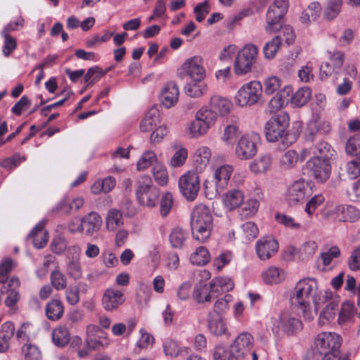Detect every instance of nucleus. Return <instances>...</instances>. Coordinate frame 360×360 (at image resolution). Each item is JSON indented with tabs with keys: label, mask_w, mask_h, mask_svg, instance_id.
<instances>
[{
	"label": "nucleus",
	"mask_w": 360,
	"mask_h": 360,
	"mask_svg": "<svg viewBox=\"0 0 360 360\" xmlns=\"http://www.w3.org/2000/svg\"><path fill=\"white\" fill-rule=\"evenodd\" d=\"M174 205V198L171 193H165L160 200V213L162 217H165L169 213Z\"/></svg>",
	"instance_id": "864d4df0"
},
{
	"label": "nucleus",
	"mask_w": 360,
	"mask_h": 360,
	"mask_svg": "<svg viewBox=\"0 0 360 360\" xmlns=\"http://www.w3.org/2000/svg\"><path fill=\"white\" fill-rule=\"evenodd\" d=\"M306 168L309 174L318 181H326L331 172L330 160L318 158H311L306 162Z\"/></svg>",
	"instance_id": "f8f14e48"
},
{
	"label": "nucleus",
	"mask_w": 360,
	"mask_h": 360,
	"mask_svg": "<svg viewBox=\"0 0 360 360\" xmlns=\"http://www.w3.org/2000/svg\"><path fill=\"white\" fill-rule=\"evenodd\" d=\"M210 128L209 126L195 115V120L191 123L188 130L192 137H199L205 134Z\"/></svg>",
	"instance_id": "de8ad7c7"
},
{
	"label": "nucleus",
	"mask_w": 360,
	"mask_h": 360,
	"mask_svg": "<svg viewBox=\"0 0 360 360\" xmlns=\"http://www.w3.org/2000/svg\"><path fill=\"white\" fill-rule=\"evenodd\" d=\"M124 224V218L120 210L112 208L108 210L105 217L106 229L109 231H115Z\"/></svg>",
	"instance_id": "c85d7f7f"
},
{
	"label": "nucleus",
	"mask_w": 360,
	"mask_h": 360,
	"mask_svg": "<svg viewBox=\"0 0 360 360\" xmlns=\"http://www.w3.org/2000/svg\"><path fill=\"white\" fill-rule=\"evenodd\" d=\"M15 332L14 323L6 321L0 328V353L6 352L10 347V340Z\"/></svg>",
	"instance_id": "a878e982"
},
{
	"label": "nucleus",
	"mask_w": 360,
	"mask_h": 360,
	"mask_svg": "<svg viewBox=\"0 0 360 360\" xmlns=\"http://www.w3.org/2000/svg\"><path fill=\"white\" fill-rule=\"evenodd\" d=\"M50 282L52 287L56 290H63L67 288L68 279L66 276L58 268L54 269L50 275Z\"/></svg>",
	"instance_id": "a18cd8bd"
},
{
	"label": "nucleus",
	"mask_w": 360,
	"mask_h": 360,
	"mask_svg": "<svg viewBox=\"0 0 360 360\" xmlns=\"http://www.w3.org/2000/svg\"><path fill=\"white\" fill-rule=\"evenodd\" d=\"M311 97L310 88L304 86L300 88L291 97V103L296 107H302L309 102Z\"/></svg>",
	"instance_id": "58836bf2"
},
{
	"label": "nucleus",
	"mask_w": 360,
	"mask_h": 360,
	"mask_svg": "<svg viewBox=\"0 0 360 360\" xmlns=\"http://www.w3.org/2000/svg\"><path fill=\"white\" fill-rule=\"evenodd\" d=\"M340 255V250L336 246H332L327 252H322L320 257L323 261L324 266L330 265L335 258L339 257Z\"/></svg>",
	"instance_id": "13d9d810"
},
{
	"label": "nucleus",
	"mask_w": 360,
	"mask_h": 360,
	"mask_svg": "<svg viewBox=\"0 0 360 360\" xmlns=\"http://www.w3.org/2000/svg\"><path fill=\"white\" fill-rule=\"evenodd\" d=\"M253 340L254 338L250 333L243 332L237 336L232 343V345L235 346L245 358V354L252 347Z\"/></svg>",
	"instance_id": "7c9ffc66"
},
{
	"label": "nucleus",
	"mask_w": 360,
	"mask_h": 360,
	"mask_svg": "<svg viewBox=\"0 0 360 360\" xmlns=\"http://www.w3.org/2000/svg\"><path fill=\"white\" fill-rule=\"evenodd\" d=\"M83 204L84 200L81 198H76L72 200L64 199L56 206L54 210L68 214L72 210L77 211L82 207Z\"/></svg>",
	"instance_id": "f704fd0d"
},
{
	"label": "nucleus",
	"mask_w": 360,
	"mask_h": 360,
	"mask_svg": "<svg viewBox=\"0 0 360 360\" xmlns=\"http://www.w3.org/2000/svg\"><path fill=\"white\" fill-rule=\"evenodd\" d=\"M191 226L193 239L200 243L208 240L213 228V217L207 206L199 204L194 207L191 214Z\"/></svg>",
	"instance_id": "7ed1b4c3"
},
{
	"label": "nucleus",
	"mask_w": 360,
	"mask_h": 360,
	"mask_svg": "<svg viewBox=\"0 0 360 360\" xmlns=\"http://www.w3.org/2000/svg\"><path fill=\"white\" fill-rule=\"evenodd\" d=\"M289 7L288 0H275L266 12L265 30L268 33H273L280 27V21L286 14Z\"/></svg>",
	"instance_id": "1a4fd4ad"
},
{
	"label": "nucleus",
	"mask_w": 360,
	"mask_h": 360,
	"mask_svg": "<svg viewBox=\"0 0 360 360\" xmlns=\"http://www.w3.org/2000/svg\"><path fill=\"white\" fill-rule=\"evenodd\" d=\"M311 194V188L309 183L301 179L293 182L288 188L285 199L289 206H295L302 202Z\"/></svg>",
	"instance_id": "9b49d317"
},
{
	"label": "nucleus",
	"mask_w": 360,
	"mask_h": 360,
	"mask_svg": "<svg viewBox=\"0 0 360 360\" xmlns=\"http://www.w3.org/2000/svg\"><path fill=\"white\" fill-rule=\"evenodd\" d=\"M323 202L324 197L322 195H316L307 202L304 211L309 216H311Z\"/></svg>",
	"instance_id": "69168bd1"
},
{
	"label": "nucleus",
	"mask_w": 360,
	"mask_h": 360,
	"mask_svg": "<svg viewBox=\"0 0 360 360\" xmlns=\"http://www.w3.org/2000/svg\"><path fill=\"white\" fill-rule=\"evenodd\" d=\"M153 176L156 183L165 186L168 181V175L166 169L162 166H155L153 168Z\"/></svg>",
	"instance_id": "774afa93"
},
{
	"label": "nucleus",
	"mask_w": 360,
	"mask_h": 360,
	"mask_svg": "<svg viewBox=\"0 0 360 360\" xmlns=\"http://www.w3.org/2000/svg\"><path fill=\"white\" fill-rule=\"evenodd\" d=\"M282 84V81L277 77H270L264 82V92L271 95L278 91Z\"/></svg>",
	"instance_id": "680f3d73"
},
{
	"label": "nucleus",
	"mask_w": 360,
	"mask_h": 360,
	"mask_svg": "<svg viewBox=\"0 0 360 360\" xmlns=\"http://www.w3.org/2000/svg\"><path fill=\"white\" fill-rule=\"evenodd\" d=\"M160 123V115L155 108H151L145 115L140 123V129L143 132L153 130Z\"/></svg>",
	"instance_id": "4be33fe9"
},
{
	"label": "nucleus",
	"mask_w": 360,
	"mask_h": 360,
	"mask_svg": "<svg viewBox=\"0 0 360 360\" xmlns=\"http://www.w3.org/2000/svg\"><path fill=\"white\" fill-rule=\"evenodd\" d=\"M258 53L257 47L252 44L245 46L238 53L233 70L237 75H243L250 72L256 61Z\"/></svg>",
	"instance_id": "6e6552de"
},
{
	"label": "nucleus",
	"mask_w": 360,
	"mask_h": 360,
	"mask_svg": "<svg viewBox=\"0 0 360 360\" xmlns=\"http://www.w3.org/2000/svg\"><path fill=\"white\" fill-rule=\"evenodd\" d=\"M207 322L209 330L212 335L221 336L228 333L226 323L221 316L217 314H209Z\"/></svg>",
	"instance_id": "b1692460"
},
{
	"label": "nucleus",
	"mask_w": 360,
	"mask_h": 360,
	"mask_svg": "<svg viewBox=\"0 0 360 360\" xmlns=\"http://www.w3.org/2000/svg\"><path fill=\"white\" fill-rule=\"evenodd\" d=\"M222 200L224 205L229 210H233L243 203L244 194L239 189H231L223 195Z\"/></svg>",
	"instance_id": "393cba45"
},
{
	"label": "nucleus",
	"mask_w": 360,
	"mask_h": 360,
	"mask_svg": "<svg viewBox=\"0 0 360 360\" xmlns=\"http://www.w3.org/2000/svg\"><path fill=\"white\" fill-rule=\"evenodd\" d=\"M232 301L233 297L231 295L227 294L224 295L215 302L212 311H210L209 314H217L222 316V314L227 311L229 302Z\"/></svg>",
	"instance_id": "8fccbe9b"
},
{
	"label": "nucleus",
	"mask_w": 360,
	"mask_h": 360,
	"mask_svg": "<svg viewBox=\"0 0 360 360\" xmlns=\"http://www.w3.org/2000/svg\"><path fill=\"white\" fill-rule=\"evenodd\" d=\"M335 213L340 221L354 222L360 218L359 210L352 205H338L335 207Z\"/></svg>",
	"instance_id": "412c9836"
},
{
	"label": "nucleus",
	"mask_w": 360,
	"mask_h": 360,
	"mask_svg": "<svg viewBox=\"0 0 360 360\" xmlns=\"http://www.w3.org/2000/svg\"><path fill=\"white\" fill-rule=\"evenodd\" d=\"M52 341L55 345L63 347L70 341V333L65 327H58L52 332Z\"/></svg>",
	"instance_id": "37998d69"
},
{
	"label": "nucleus",
	"mask_w": 360,
	"mask_h": 360,
	"mask_svg": "<svg viewBox=\"0 0 360 360\" xmlns=\"http://www.w3.org/2000/svg\"><path fill=\"white\" fill-rule=\"evenodd\" d=\"M308 153L314 155L313 158L330 160L334 157L335 151L328 142L320 141L309 148Z\"/></svg>",
	"instance_id": "aec40b11"
},
{
	"label": "nucleus",
	"mask_w": 360,
	"mask_h": 360,
	"mask_svg": "<svg viewBox=\"0 0 360 360\" xmlns=\"http://www.w3.org/2000/svg\"><path fill=\"white\" fill-rule=\"evenodd\" d=\"M272 330L274 333H278L279 328L288 334L292 333L302 329V322L295 317L291 316L288 313H281L278 316V319H274Z\"/></svg>",
	"instance_id": "dca6fc26"
},
{
	"label": "nucleus",
	"mask_w": 360,
	"mask_h": 360,
	"mask_svg": "<svg viewBox=\"0 0 360 360\" xmlns=\"http://www.w3.org/2000/svg\"><path fill=\"white\" fill-rule=\"evenodd\" d=\"M46 317L50 321H58L62 318L64 314L63 302L58 299H52L46 304L45 308Z\"/></svg>",
	"instance_id": "cd10ccee"
},
{
	"label": "nucleus",
	"mask_w": 360,
	"mask_h": 360,
	"mask_svg": "<svg viewBox=\"0 0 360 360\" xmlns=\"http://www.w3.org/2000/svg\"><path fill=\"white\" fill-rule=\"evenodd\" d=\"M317 288V283L315 278H307L302 279L296 284L294 295L291 297L292 303L301 311L304 319L309 321L314 318L310 303L313 300Z\"/></svg>",
	"instance_id": "f03ea898"
},
{
	"label": "nucleus",
	"mask_w": 360,
	"mask_h": 360,
	"mask_svg": "<svg viewBox=\"0 0 360 360\" xmlns=\"http://www.w3.org/2000/svg\"><path fill=\"white\" fill-rule=\"evenodd\" d=\"M342 0H327L323 10L325 18L329 20L335 18L340 13Z\"/></svg>",
	"instance_id": "79ce46f5"
},
{
	"label": "nucleus",
	"mask_w": 360,
	"mask_h": 360,
	"mask_svg": "<svg viewBox=\"0 0 360 360\" xmlns=\"http://www.w3.org/2000/svg\"><path fill=\"white\" fill-rule=\"evenodd\" d=\"M193 298L200 304L210 302L212 295H210V289L208 285L204 283H197L193 289Z\"/></svg>",
	"instance_id": "e433bc0d"
},
{
	"label": "nucleus",
	"mask_w": 360,
	"mask_h": 360,
	"mask_svg": "<svg viewBox=\"0 0 360 360\" xmlns=\"http://www.w3.org/2000/svg\"><path fill=\"white\" fill-rule=\"evenodd\" d=\"M233 172V168L229 165H224L216 168L213 176L214 188L209 186L208 181L204 182L203 186L206 197L212 200L219 195L227 188Z\"/></svg>",
	"instance_id": "423d86ee"
},
{
	"label": "nucleus",
	"mask_w": 360,
	"mask_h": 360,
	"mask_svg": "<svg viewBox=\"0 0 360 360\" xmlns=\"http://www.w3.org/2000/svg\"><path fill=\"white\" fill-rule=\"evenodd\" d=\"M346 171L348 177L352 179L360 176V156L347 162Z\"/></svg>",
	"instance_id": "052dcab7"
},
{
	"label": "nucleus",
	"mask_w": 360,
	"mask_h": 360,
	"mask_svg": "<svg viewBox=\"0 0 360 360\" xmlns=\"http://www.w3.org/2000/svg\"><path fill=\"white\" fill-rule=\"evenodd\" d=\"M195 115L210 127L214 125L219 117L210 106L209 108H202L196 112Z\"/></svg>",
	"instance_id": "09e8293b"
},
{
	"label": "nucleus",
	"mask_w": 360,
	"mask_h": 360,
	"mask_svg": "<svg viewBox=\"0 0 360 360\" xmlns=\"http://www.w3.org/2000/svg\"><path fill=\"white\" fill-rule=\"evenodd\" d=\"M185 93L190 97H199L207 92L206 84L202 80L192 79L184 88Z\"/></svg>",
	"instance_id": "c9c22d12"
},
{
	"label": "nucleus",
	"mask_w": 360,
	"mask_h": 360,
	"mask_svg": "<svg viewBox=\"0 0 360 360\" xmlns=\"http://www.w3.org/2000/svg\"><path fill=\"white\" fill-rule=\"evenodd\" d=\"M290 117L288 112L281 111L274 115L265 124V135L269 142L281 140L283 148L292 144L300 135V132L289 134L286 131L289 126Z\"/></svg>",
	"instance_id": "f257e3e1"
},
{
	"label": "nucleus",
	"mask_w": 360,
	"mask_h": 360,
	"mask_svg": "<svg viewBox=\"0 0 360 360\" xmlns=\"http://www.w3.org/2000/svg\"><path fill=\"white\" fill-rule=\"evenodd\" d=\"M255 248L259 258L262 260H266L277 252L278 243L271 236L262 237L257 240Z\"/></svg>",
	"instance_id": "f3484780"
},
{
	"label": "nucleus",
	"mask_w": 360,
	"mask_h": 360,
	"mask_svg": "<svg viewBox=\"0 0 360 360\" xmlns=\"http://www.w3.org/2000/svg\"><path fill=\"white\" fill-rule=\"evenodd\" d=\"M8 290L6 292L8 295L5 300V304L12 311L16 310V304L19 301L20 295L18 291L16 290L17 288L14 286H8Z\"/></svg>",
	"instance_id": "6e6d98bb"
},
{
	"label": "nucleus",
	"mask_w": 360,
	"mask_h": 360,
	"mask_svg": "<svg viewBox=\"0 0 360 360\" xmlns=\"http://www.w3.org/2000/svg\"><path fill=\"white\" fill-rule=\"evenodd\" d=\"M179 89L176 84L169 82L164 87L161 99L162 104L167 108L174 106L179 99Z\"/></svg>",
	"instance_id": "5701e85b"
},
{
	"label": "nucleus",
	"mask_w": 360,
	"mask_h": 360,
	"mask_svg": "<svg viewBox=\"0 0 360 360\" xmlns=\"http://www.w3.org/2000/svg\"><path fill=\"white\" fill-rule=\"evenodd\" d=\"M136 195L139 204L149 208L155 207L159 201L160 191L153 184L148 176H142L136 182Z\"/></svg>",
	"instance_id": "39448f33"
},
{
	"label": "nucleus",
	"mask_w": 360,
	"mask_h": 360,
	"mask_svg": "<svg viewBox=\"0 0 360 360\" xmlns=\"http://www.w3.org/2000/svg\"><path fill=\"white\" fill-rule=\"evenodd\" d=\"M102 224L101 215L96 212H91L81 219L77 229H72L70 224L69 231L71 233L85 231L86 235L92 236L100 230Z\"/></svg>",
	"instance_id": "4468645a"
},
{
	"label": "nucleus",
	"mask_w": 360,
	"mask_h": 360,
	"mask_svg": "<svg viewBox=\"0 0 360 360\" xmlns=\"http://www.w3.org/2000/svg\"><path fill=\"white\" fill-rule=\"evenodd\" d=\"M181 69L189 76L191 79L203 80L206 75L202 58L198 56H195L187 59L182 64Z\"/></svg>",
	"instance_id": "2eb2a0df"
},
{
	"label": "nucleus",
	"mask_w": 360,
	"mask_h": 360,
	"mask_svg": "<svg viewBox=\"0 0 360 360\" xmlns=\"http://www.w3.org/2000/svg\"><path fill=\"white\" fill-rule=\"evenodd\" d=\"M244 240L248 242L257 237L259 229L257 225L252 221H248L241 226Z\"/></svg>",
	"instance_id": "603ef678"
},
{
	"label": "nucleus",
	"mask_w": 360,
	"mask_h": 360,
	"mask_svg": "<svg viewBox=\"0 0 360 360\" xmlns=\"http://www.w3.org/2000/svg\"><path fill=\"white\" fill-rule=\"evenodd\" d=\"M271 165V158L268 155H263L251 162L250 167L255 174L263 173L268 170Z\"/></svg>",
	"instance_id": "c03bdc74"
},
{
	"label": "nucleus",
	"mask_w": 360,
	"mask_h": 360,
	"mask_svg": "<svg viewBox=\"0 0 360 360\" xmlns=\"http://www.w3.org/2000/svg\"><path fill=\"white\" fill-rule=\"evenodd\" d=\"M124 294L115 288H108L104 291L102 297V305L106 311H114L125 301Z\"/></svg>",
	"instance_id": "a211bd4d"
},
{
	"label": "nucleus",
	"mask_w": 360,
	"mask_h": 360,
	"mask_svg": "<svg viewBox=\"0 0 360 360\" xmlns=\"http://www.w3.org/2000/svg\"><path fill=\"white\" fill-rule=\"evenodd\" d=\"M209 106L218 116H224L229 113L232 103L229 100L220 96H213L210 98Z\"/></svg>",
	"instance_id": "bb28decb"
},
{
	"label": "nucleus",
	"mask_w": 360,
	"mask_h": 360,
	"mask_svg": "<svg viewBox=\"0 0 360 360\" xmlns=\"http://www.w3.org/2000/svg\"><path fill=\"white\" fill-rule=\"evenodd\" d=\"M285 105V98L281 92H278L274 96L268 103V106L271 112L278 111Z\"/></svg>",
	"instance_id": "338daca9"
},
{
	"label": "nucleus",
	"mask_w": 360,
	"mask_h": 360,
	"mask_svg": "<svg viewBox=\"0 0 360 360\" xmlns=\"http://www.w3.org/2000/svg\"><path fill=\"white\" fill-rule=\"evenodd\" d=\"M342 338L335 333L323 332L318 334L314 339V345L310 351L307 352L308 360H320L327 354L340 353Z\"/></svg>",
	"instance_id": "20e7f679"
},
{
	"label": "nucleus",
	"mask_w": 360,
	"mask_h": 360,
	"mask_svg": "<svg viewBox=\"0 0 360 360\" xmlns=\"http://www.w3.org/2000/svg\"><path fill=\"white\" fill-rule=\"evenodd\" d=\"M339 311L338 302L335 299H330L327 301L326 307L323 309L320 317L319 324H326L330 320L334 319Z\"/></svg>",
	"instance_id": "c756f323"
},
{
	"label": "nucleus",
	"mask_w": 360,
	"mask_h": 360,
	"mask_svg": "<svg viewBox=\"0 0 360 360\" xmlns=\"http://www.w3.org/2000/svg\"><path fill=\"white\" fill-rule=\"evenodd\" d=\"M262 278L266 284H276L284 278L283 271L276 266H270L262 273Z\"/></svg>",
	"instance_id": "4c0bfd02"
},
{
	"label": "nucleus",
	"mask_w": 360,
	"mask_h": 360,
	"mask_svg": "<svg viewBox=\"0 0 360 360\" xmlns=\"http://www.w3.org/2000/svg\"><path fill=\"white\" fill-rule=\"evenodd\" d=\"M29 238L32 239L34 245L37 248H44L48 242V233L44 230V226L39 223L31 231Z\"/></svg>",
	"instance_id": "473e14b6"
},
{
	"label": "nucleus",
	"mask_w": 360,
	"mask_h": 360,
	"mask_svg": "<svg viewBox=\"0 0 360 360\" xmlns=\"http://www.w3.org/2000/svg\"><path fill=\"white\" fill-rule=\"evenodd\" d=\"M253 340L254 338L250 333L243 332L237 336L232 343V345L235 346L245 358V354L252 347Z\"/></svg>",
	"instance_id": "2f4dec72"
},
{
	"label": "nucleus",
	"mask_w": 360,
	"mask_h": 360,
	"mask_svg": "<svg viewBox=\"0 0 360 360\" xmlns=\"http://www.w3.org/2000/svg\"><path fill=\"white\" fill-rule=\"evenodd\" d=\"M22 353L25 360H41L42 359L39 348L32 344H25L22 347Z\"/></svg>",
	"instance_id": "5fc2aeb1"
},
{
	"label": "nucleus",
	"mask_w": 360,
	"mask_h": 360,
	"mask_svg": "<svg viewBox=\"0 0 360 360\" xmlns=\"http://www.w3.org/2000/svg\"><path fill=\"white\" fill-rule=\"evenodd\" d=\"M345 151L347 155L356 156L360 154V134L350 137L345 146Z\"/></svg>",
	"instance_id": "3c124183"
},
{
	"label": "nucleus",
	"mask_w": 360,
	"mask_h": 360,
	"mask_svg": "<svg viewBox=\"0 0 360 360\" xmlns=\"http://www.w3.org/2000/svg\"><path fill=\"white\" fill-rule=\"evenodd\" d=\"M156 160V156L152 151L145 152L136 164L138 170H143L152 165L153 162Z\"/></svg>",
	"instance_id": "bf43d9fd"
},
{
	"label": "nucleus",
	"mask_w": 360,
	"mask_h": 360,
	"mask_svg": "<svg viewBox=\"0 0 360 360\" xmlns=\"http://www.w3.org/2000/svg\"><path fill=\"white\" fill-rule=\"evenodd\" d=\"M15 266L13 260L7 257L4 259L0 264V285L4 286H14L15 288H19L20 285V279L18 277H12L10 279L8 278V275L11 271L12 269Z\"/></svg>",
	"instance_id": "6ab92c4d"
},
{
	"label": "nucleus",
	"mask_w": 360,
	"mask_h": 360,
	"mask_svg": "<svg viewBox=\"0 0 360 360\" xmlns=\"http://www.w3.org/2000/svg\"><path fill=\"white\" fill-rule=\"evenodd\" d=\"M259 140L257 134H245L238 141L236 148V155L240 160H248L255 155L257 151V143Z\"/></svg>",
	"instance_id": "ddd939ff"
},
{
	"label": "nucleus",
	"mask_w": 360,
	"mask_h": 360,
	"mask_svg": "<svg viewBox=\"0 0 360 360\" xmlns=\"http://www.w3.org/2000/svg\"><path fill=\"white\" fill-rule=\"evenodd\" d=\"M321 11V4L314 1L310 4L307 9L303 11L300 16L302 23H308L314 21L320 15Z\"/></svg>",
	"instance_id": "a19ab883"
},
{
	"label": "nucleus",
	"mask_w": 360,
	"mask_h": 360,
	"mask_svg": "<svg viewBox=\"0 0 360 360\" xmlns=\"http://www.w3.org/2000/svg\"><path fill=\"white\" fill-rule=\"evenodd\" d=\"M179 188L181 195L188 201H193L200 191V179L195 172H188L179 179Z\"/></svg>",
	"instance_id": "9d476101"
},
{
	"label": "nucleus",
	"mask_w": 360,
	"mask_h": 360,
	"mask_svg": "<svg viewBox=\"0 0 360 360\" xmlns=\"http://www.w3.org/2000/svg\"><path fill=\"white\" fill-rule=\"evenodd\" d=\"M281 45V35L274 37L270 41L267 42L263 49L264 56L267 59H272L275 57L277 51Z\"/></svg>",
	"instance_id": "49530a36"
},
{
	"label": "nucleus",
	"mask_w": 360,
	"mask_h": 360,
	"mask_svg": "<svg viewBox=\"0 0 360 360\" xmlns=\"http://www.w3.org/2000/svg\"><path fill=\"white\" fill-rule=\"evenodd\" d=\"M211 158V151L207 146H201L198 148L195 153V161L200 167H205Z\"/></svg>",
	"instance_id": "4d7b16f0"
},
{
	"label": "nucleus",
	"mask_w": 360,
	"mask_h": 360,
	"mask_svg": "<svg viewBox=\"0 0 360 360\" xmlns=\"http://www.w3.org/2000/svg\"><path fill=\"white\" fill-rule=\"evenodd\" d=\"M188 237V233L186 231L179 227H175L169 235V240L173 248L182 249Z\"/></svg>",
	"instance_id": "72a5a7b5"
},
{
	"label": "nucleus",
	"mask_w": 360,
	"mask_h": 360,
	"mask_svg": "<svg viewBox=\"0 0 360 360\" xmlns=\"http://www.w3.org/2000/svg\"><path fill=\"white\" fill-rule=\"evenodd\" d=\"M262 91L260 82L254 80L247 82L238 89L236 102L241 107L253 105L262 98Z\"/></svg>",
	"instance_id": "0eeeda50"
},
{
	"label": "nucleus",
	"mask_w": 360,
	"mask_h": 360,
	"mask_svg": "<svg viewBox=\"0 0 360 360\" xmlns=\"http://www.w3.org/2000/svg\"><path fill=\"white\" fill-rule=\"evenodd\" d=\"M298 160V154L294 150H289L283 156L281 162L285 169L292 168Z\"/></svg>",
	"instance_id": "e2e57ef3"
},
{
	"label": "nucleus",
	"mask_w": 360,
	"mask_h": 360,
	"mask_svg": "<svg viewBox=\"0 0 360 360\" xmlns=\"http://www.w3.org/2000/svg\"><path fill=\"white\" fill-rule=\"evenodd\" d=\"M210 254L208 250L204 246H200L191 254L190 261L193 264L204 266L210 261Z\"/></svg>",
	"instance_id": "ea45409f"
},
{
	"label": "nucleus",
	"mask_w": 360,
	"mask_h": 360,
	"mask_svg": "<svg viewBox=\"0 0 360 360\" xmlns=\"http://www.w3.org/2000/svg\"><path fill=\"white\" fill-rule=\"evenodd\" d=\"M193 11L195 14V20L198 22H202L210 11V6L208 1L197 4Z\"/></svg>",
	"instance_id": "0e129e2a"
}]
</instances>
